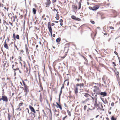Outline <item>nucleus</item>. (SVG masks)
<instances>
[{"label":"nucleus","mask_w":120,"mask_h":120,"mask_svg":"<svg viewBox=\"0 0 120 120\" xmlns=\"http://www.w3.org/2000/svg\"><path fill=\"white\" fill-rule=\"evenodd\" d=\"M111 105L112 106H114V103L113 102H112V103L111 104Z\"/></svg>","instance_id":"nucleus-52"},{"label":"nucleus","mask_w":120,"mask_h":120,"mask_svg":"<svg viewBox=\"0 0 120 120\" xmlns=\"http://www.w3.org/2000/svg\"><path fill=\"white\" fill-rule=\"evenodd\" d=\"M113 11L114 14H117V13H116V12L115 11L113 10V11Z\"/></svg>","instance_id":"nucleus-54"},{"label":"nucleus","mask_w":120,"mask_h":120,"mask_svg":"<svg viewBox=\"0 0 120 120\" xmlns=\"http://www.w3.org/2000/svg\"><path fill=\"white\" fill-rule=\"evenodd\" d=\"M2 20V22H11V21L8 20L5 17H4L3 19H0V22H1V21Z\"/></svg>","instance_id":"nucleus-6"},{"label":"nucleus","mask_w":120,"mask_h":120,"mask_svg":"<svg viewBox=\"0 0 120 120\" xmlns=\"http://www.w3.org/2000/svg\"><path fill=\"white\" fill-rule=\"evenodd\" d=\"M100 94L101 95H102L103 96H106L107 95V93L105 92H100Z\"/></svg>","instance_id":"nucleus-21"},{"label":"nucleus","mask_w":120,"mask_h":120,"mask_svg":"<svg viewBox=\"0 0 120 120\" xmlns=\"http://www.w3.org/2000/svg\"><path fill=\"white\" fill-rule=\"evenodd\" d=\"M22 82L24 87H22L21 88L24 90V92H25V96H26L28 93L29 92V87L26 84L25 82L23 80H22Z\"/></svg>","instance_id":"nucleus-2"},{"label":"nucleus","mask_w":120,"mask_h":120,"mask_svg":"<svg viewBox=\"0 0 120 120\" xmlns=\"http://www.w3.org/2000/svg\"><path fill=\"white\" fill-rule=\"evenodd\" d=\"M26 109L27 110V112H28V113H29V110L28 109V108H27Z\"/></svg>","instance_id":"nucleus-56"},{"label":"nucleus","mask_w":120,"mask_h":120,"mask_svg":"<svg viewBox=\"0 0 120 120\" xmlns=\"http://www.w3.org/2000/svg\"><path fill=\"white\" fill-rule=\"evenodd\" d=\"M67 52H63L62 53L63 55H64V56H61V58L62 59H64L65 57L66 56V55H67Z\"/></svg>","instance_id":"nucleus-17"},{"label":"nucleus","mask_w":120,"mask_h":120,"mask_svg":"<svg viewBox=\"0 0 120 120\" xmlns=\"http://www.w3.org/2000/svg\"><path fill=\"white\" fill-rule=\"evenodd\" d=\"M23 64H22V63L21 62H19V63H20L21 67H22L23 66L25 68L26 67V64L25 63V62L23 61Z\"/></svg>","instance_id":"nucleus-19"},{"label":"nucleus","mask_w":120,"mask_h":120,"mask_svg":"<svg viewBox=\"0 0 120 120\" xmlns=\"http://www.w3.org/2000/svg\"><path fill=\"white\" fill-rule=\"evenodd\" d=\"M55 18H56L57 20H58L59 19V17L58 13H57L56 14V16L55 17Z\"/></svg>","instance_id":"nucleus-30"},{"label":"nucleus","mask_w":120,"mask_h":120,"mask_svg":"<svg viewBox=\"0 0 120 120\" xmlns=\"http://www.w3.org/2000/svg\"><path fill=\"white\" fill-rule=\"evenodd\" d=\"M36 10L34 8L33 9V14H36Z\"/></svg>","instance_id":"nucleus-36"},{"label":"nucleus","mask_w":120,"mask_h":120,"mask_svg":"<svg viewBox=\"0 0 120 120\" xmlns=\"http://www.w3.org/2000/svg\"><path fill=\"white\" fill-rule=\"evenodd\" d=\"M79 78L76 79V80L78 82H79L80 81V79L82 80V77L81 76H80L79 75Z\"/></svg>","instance_id":"nucleus-25"},{"label":"nucleus","mask_w":120,"mask_h":120,"mask_svg":"<svg viewBox=\"0 0 120 120\" xmlns=\"http://www.w3.org/2000/svg\"><path fill=\"white\" fill-rule=\"evenodd\" d=\"M82 57H83V58H84V59L85 60V61L86 62H87L88 61H87V59L85 57V56H83Z\"/></svg>","instance_id":"nucleus-43"},{"label":"nucleus","mask_w":120,"mask_h":120,"mask_svg":"<svg viewBox=\"0 0 120 120\" xmlns=\"http://www.w3.org/2000/svg\"><path fill=\"white\" fill-rule=\"evenodd\" d=\"M89 8L91 10H92V8L90 6L89 7Z\"/></svg>","instance_id":"nucleus-57"},{"label":"nucleus","mask_w":120,"mask_h":120,"mask_svg":"<svg viewBox=\"0 0 120 120\" xmlns=\"http://www.w3.org/2000/svg\"><path fill=\"white\" fill-rule=\"evenodd\" d=\"M90 100V99L89 98H87V99H86L85 101H82V103H85V102L89 101Z\"/></svg>","instance_id":"nucleus-34"},{"label":"nucleus","mask_w":120,"mask_h":120,"mask_svg":"<svg viewBox=\"0 0 120 120\" xmlns=\"http://www.w3.org/2000/svg\"><path fill=\"white\" fill-rule=\"evenodd\" d=\"M35 118L34 117H33L32 116H31L30 117V119L31 120H33L34 119V118Z\"/></svg>","instance_id":"nucleus-41"},{"label":"nucleus","mask_w":120,"mask_h":120,"mask_svg":"<svg viewBox=\"0 0 120 120\" xmlns=\"http://www.w3.org/2000/svg\"><path fill=\"white\" fill-rule=\"evenodd\" d=\"M21 54H23L24 52V51L22 49L20 50Z\"/></svg>","instance_id":"nucleus-42"},{"label":"nucleus","mask_w":120,"mask_h":120,"mask_svg":"<svg viewBox=\"0 0 120 120\" xmlns=\"http://www.w3.org/2000/svg\"><path fill=\"white\" fill-rule=\"evenodd\" d=\"M29 45L28 44V45L27 44H25V48L26 52V53L28 56V57L29 58H30V56L29 54V52H30V50L28 49V47H29Z\"/></svg>","instance_id":"nucleus-4"},{"label":"nucleus","mask_w":120,"mask_h":120,"mask_svg":"<svg viewBox=\"0 0 120 120\" xmlns=\"http://www.w3.org/2000/svg\"><path fill=\"white\" fill-rule=\"evenodd\" d=\"M18 59L19 60V62L22 61V60L21 56H19L18 57Z\"/></svg>","instance_id":"nucleus-37"},{"label":"nucleus","mask_w":120,"mask_h":120,"mask_svg":"<svg viewBox=\"0 0 120 120\" xmlns=\"http://www.w3.org/2000/svg\"><path fill=\"white\" fill-rule=\"evenodd\" d=\"M60 22H63V20L62 19H60Z\"/></svg>","instance_id":"nucleus-59"},{"label":"nucleus","mask_w":120,"mask_h":120,"mask_svg":"<svg viewBox=\"0 0 120 120\" xmlns=\"http://www.w3.org/2000/svg\"><path fill=\"white\" fill-rule=\"evenodd\" d=\"M109 27L112 30H113L114 29L113 27L112 26H109Z\"/></svg>","instance_id":"nucleus-49"},{"label":"nucleus","mask_w":120,"mask_h":120,"mask_svg":"<svg viewBox=\"0 0 120 120\" xmlns=\"http://www.w3.org/2000/svg\"><path fill=\"white\" fill-rule=\"evenodd\" d=\"M33 113H32V114L34 116V117H35L36 116L35 115V113H36V112L35 111V110H34V111H33L32 112Z\"/></svg>","instance_id":"nucleus-35"},{"label":"nucleus","mask_w":120,"mask_h":120,"mask_svg":"<svg viewBox=\"0 0 120 120\" xmlns=\"http://www.w3.org/2000/svg\"><path fill=\"white\" fill-rule=\"evenodd\" d=\"M29 108L32 112H33L35 110L34 108L31 105H29Z\"/></svg>","instance_id":"nucleus-26"},{"label":"nucleus","mask_w":120,"mask_h":120,"mask_svg":"<svg viewBox=\"0 0 120 120\" xmlns=\"http://www.w3.org/2000/svg\"><path fill=\"white\" fill-rule=\"evenodd\" d=\"M97 95L96 94L94 97H93L92 96L91 97L92 100L93 102L94 103H95L97 102Z\"/></svg>","instance_id":"nucleus-10"},{"label":"nucleus","mask_w":120,"mask_h":120,"mask_svg":"<svg viewBox=\"0 0 120 120\" xmlns=\"http://www.w3.org/2000/svg\"><path fill=\"white\" fill-rule=\"evenodd\" d=\"M67 112L68 114V115L70 116H71V113L68 110H67Z\"/></svg>","instance_id":"nucleus-39"},{"label":"nucleus","mask_w":120,"mask_h":120,"mask_svg":"<svg viewBox=\"0 0 120 120\" xmlns=\"http://www.w3.org/2000/svg\"><path fill=\"white\" fill-rule=\"evenodd\" d=\"M76 85L77 86H79L80 87H84V84L83 83H81L79 84L77 83L76 84Z\"/></svg>","instance_id":"nucleus-22"},{"label":"nucleus","mask_w":120,"mask_h":120,"mask_svg":"<svg viewBox=\"0 0 120 120\" xmlns=\"http://www.w3.org/2000/svg\"><path fill=\"white\" fill-rule=\"evenodd\" d=\"M94 106L96 108L98 107L99 106V105L98 104L97 102L94 103Z\"/></svg>","instance_id":"nucleus-28"},{"label":"nucleus","mask_w":120,"mask_h":120,"mask_svg":"<svg viewBox=\"0 0 120 120\" xmlns=\"http://www.w3.org/2000/svg\"><path fill=\"white\" fill-rule=\"evenodd\" d=\"M93 91L94 94H100V93L101 92V90L100 89L99 87L96 86H94L93 87Z\"/></svg>","instance_id":"nucleus-3"},{"label":"nucleus","mask_w":120,"mask_h":120,"mask_svg":"<svg viewBox=\"0 0 120 120\" xmlns=\"http://www.w3.org/2000/svg\"><path fill=\"white\" fill-rule=\"evenodd\" d=\"M99 6L97 5H95L92 8V10L93 11H95L98 9L99 8Z\"/></svg>","instance_id":"nucleus-16"},{"label":"nucleus","mask_w":120,"mask_h":120,"mask_svg":"<svg viewBox=\"0 0 120 120\" xmlns=\"http://www.w3.org/2000/svg\"><path fill=\"white\" fill-rule=\"evenodd\" d=\"M24 104L23 103V102H21L20 103H19V108L18 109H19L20 108L21 106H22Z\"/></svg>","instance_id":"nucleus-32"},{"label":"nucleus","mask_w":120,"mask_h":120,"mask_svg":"<svg viewBox=\"0 0 120 120\" xmlns=\"http://www.w3.org/2000/svg\"><path fill=\"white\" fill-rule=\"evenodd\" d=\"M81 2L80 1L78 3V10H80L81 8Z\"/></svg>","instance_id":"nucleus-27"},{"label":"nucleus","mask_w":120,"mask_h":120,"mask_svg":"<svg viewBox=\"0 0 120 120\" xmlns=\"http://www.w3.org/2000/svg\"><path fill=\"white\" fill-rule=\"evenodd\" d=\"M52 36L54 38L55 37V34H53V35H52Z\"/></svg>","instance_id":"nucleus-62"},{"label":"nucleus","mask_w":120,"mask_h":120,"mask_svg":"<svg viewBox=\"0 0 120 120\" xmlns=\"http://www.w3.org/2000/svg\"><path fill=\"white\" fill-rule=\"evenodd\" d=\"M11 116L9 114H8V120H10V118H11Z\"/></svg>","instance_id":"nucleus-45"},{"label":"nucleus","mask_w":120,"mask_h":120,"mask_svg":"<svg viewBox=\"0 0 120 120\" xmlns=\"http://www.w3.org/2000/svg\"><path fill=\"white\" fill-rule=\"evenodd\" d=\"M104 83L105 84V86H107L106 84V82L105 81L104 82Z\"/></svg>","instance_id":"nucleus-63"},{"label":"nucleus","mask_w":120,"mask_h":120,"mask_svg":"<svg viewBox=\"0 0 120 120\" xmlns=\"http://www.w3.org/2000/svg\"><path fill=\"white\" fill-rule=\"evenodd\" d=\"M71 18L72 19L76 20H78L79 21H80L81 20L79 18H76V17L74 15H72L71 16Z\"/></svg>","instance_id":"nucleus-15"},{"label":"nucleus","mask_w":120,"mask_h":120,"mask_svg":"<svg viewBox=\"0 0 120 120\" xmlns=\"http://www.w3.org/2000/svg\"><path fill=\"white\" fill-rule=\"evenodd\" d=\"M106 119L107 120H109V118L108 117H107Z\"/></svg>","instance_id":"nucleus-64"},{"label":"nucleus","mask_w":120,"mask_h":120,"mask_svg":"<svg viewBox=\"0 0 120 120\" xmlns=\"http://www.w3.org/2000/svg\"><path fill=\"white\" fill-rule=\"evenodd\" d=\"M61 39L59 37L57 38L56 40V41L57 43L61 41Z\"/></svg>","instance_id":"nucleus-29"},{"label":"nucleus","mask_w":120,"mask_h":120,"mask_svg":"<svg viewBox=\"0 0 120 120\" xmlns=\"http://www.w3.org/2000/svg\"><path fill=\"white\" fill-rule=\"evenodd\" d=\"M116 75L118 80L119 84L120 85V78L119 76V73L118 71H116L115 73Z\"/></svg>","instance_id":"nucleus-9"},{"label":"nucleus","mask_w":120,"mask_h":120,"mask_svg":"<svg viewBox=\"0 0 120 120\" xmlns=\"http://www.w3.org/2000/svg\"><path fill=\"white\" fill-rule=\"evenodd\" d=\"M12 66V68L14 70L17 71L19 70V68L17 66L15 65H14V64H13Z\"/></svg>","instance_id":"nucleus-14"},{"label":"nucleus","mask_w":120,"mask_h":120,"mask_svg":"<svg viewBox=\"0 0 120 120\" xmlns=\"http://www.w3.org/2000/svg\"><path fill=\"white\" fill-rule=\"evenodd\" d=\"M4 47L5 48L8 49H9V47L7 44V43L6 41H5V42L4 43Z\"/></svg>","instance_id":"nucleus-18"},{"label":"nucleus","mask_w":120,"mask_h":120,"mask_svg":"<svg viewBox=\"0 0 120 120\" xmlns=\"http://www.w3.org/2000/svg\"><path fill=\"white\" fill-rule=\"evenodd\" d=\"M72 8L74 12L77 11V7L76 5H72Z\"/></svg>","instance_id":"nucleus-12"},{"label":"nucleus","mask_w":120,"mask_h":120,"mask_svg":"<svg viewBox=\"0 0 120 120\" xmlns=\"http://www.w3.org/2000/svg\"><path fill=\"white\" fill-rule=\"evenodd\" d=\"M52 0V2L53 3H55L56 1V0Z\"/></svg>","instance_id":"nucleus-51"},{"label":"nucleus","mask_w":120,"mask_h":120,"mask_svg":"<svg viewBox=\"0 0 120 120\" xmlns=\"http://www.w3.org/2000/svg\"><path fill=\"white\" fill-rule=\"evenodd\" d=\"M50 101L51 102L52 101V96H51L50 97Z\"/></svg>","instance_id":"nucleus-55"},{"label":"nucleus","mask_w":120,"mask_h":120,"mask_svg":"<svg viewBox=\"0 0 120 120\" xmlns=\"http://www.w3.org/2000/svg\"><path fill=\"white\" fill-rule=\"evenodd\" d=\"M56 103L57 105V106H56V107L57 108H59L61 110L62 109V108L61 105L59 104L57 102H56Z\"/></svg>","instance_id":"nucleus-24"},{"label":"nucleus","mask_w":120,"mask_h":120,"mask_svg":"<svg viewBox=\"0 0 120 120\" xmlns=\"http://www.w3.org/2000/svg\"><path fill=\"white\" fill-rule=\"evenodd\" d=\"M87 108V106L86 105H85L84 107V110H86Z\"/></svg>","instance_id":"nucleus-46"},{"label":"nucleus","mask_w":120,"mask_h":120,"mask_svg":"<svg viewBox=\"0 0 120 120\" xmlns=\"http://www.w3.org/2000/svg\"><path fill=\"white\" fill-rule=\"evenodd\" d=\"M78 86H77L76 85L75 86H74V92L76 94H77L78 93Z\"/></svg>","instance_id":"nucleus-11"},{"label":"nucleus","mask_w":120,"mask_h":120,"mask_svg":"<svg viewBox=\"0 0 120 120\" xmlns=\"http://www.w3.org/2000/svg\"><path fill=\"white\" fill-rule=\"evenodd\" d=\"M53 11H54L55 13L57 12V13H58L57 10H56V8H54L52 9Z\"/></svg>","instance_id":"nucleus-33"},{"label":"nucleus","mask_w":120,"mask_h":120,"mask_svg":"<svg viewBox=\"0 0 120 120\" xmlns=\"http://www.w3.org/2000/svg\"><path fill=\"white\" fill-rule=\"evenodd\" d=\"M112 64H114V66H116V65L115 64V63L114 62H113L112 63Z\"/></svg>","instance_id":"nucleus-58"},{"label":"nucleus","mask_w":120,"mask_h":120,"mask_svg":"<svg viewBox=\"0 0 120 120\" xmlns=\"http://www.w3.org/2000/svg\"><path fill=\"white\" fill-rule=\"evenodd\" d=\"M85 91L87 92V93H89V90H85Z\"/></svg>","instance_id":"nucleus-53"},{"label":"nucleus","mask_w":120,"mask_h":120,"mask_svg":"<svg viewBox=\"0 0 120 120\" xmlns=\"http://www.w3.org/2000/svg\"><path fill=\"white\" fill-rule=\"evenodd\" d=\"M14 46L15 47V48L17 49L18 50H19V49L17 48V47L16 45L14 44Z\"/></svg>","instance_id":"nucleus-48"},{"label":"nucleus","mask_w":120,"mask_h":120,"mask_svg":"<svg viewBox=\"0 0 120 120\" xmlns=\"http://www.w3.org/2000/svg\"><path fill=\"white\" fill-rule=\"evenodd\" d=\"M49 112H50V114L52 115V112L51 110V109H49Z\"/></svg>","instance_id":"nucleus-60"},{"label":"nucleus","mask_w":120,"mask_h":120,"mask_svg":"<svg viewBox=\"0 0 120 120\" xmlns=\"http://www.w3.org/2000/svg\"><path fill=\"white\" fill-rule=\"evenodd\" d=\"M116 118L114 117V116H112L111 118V120H116Z\"/></svg>","instance_id":"nucleus-38"},{"label":"nucleus","mask_w":120,"mask_h":120,"mask_svg":"<svg viewBox=\"0 0 120 120\" xmlns=\"http://www.w3.org/2000/svg\"><path fill=\"white\" fill-rule=\"evenodd\" d=\"M42 98L41 96V94H40V99H42Z\"/></svg>","instance_id":"nucleus-61"},{"label":"nucleus","mask_w":120,"mask_h":120,"mask_svg":"<svg viewBox=\"0 0 120 120\" xmlns=\"http://www.w3.org/2000/svg\"><path fill=\"white\" fill-rule=\"evenodd\" d=\"M13 38L14 40H15L16 38L18 40L19 39V35L17 34L16 36L15 33H14L13 34Z\"/></svg>","instance_id":"nucleus-13"},{"label":"nucleus","mask_w":120,"mask_h":120,"mask_svg":"<svg viewBox=\"0 0 120 120\" xmlns=\"http://www.w3.org/2000/svg\"><path fill=\"white\" fill-rule=\"evenodd\" d=\"M14 59V56H12V57H11L10 58V60L11 61V60H12Z\"/></svg>","instance_id":"nucleus-47"},{"label":"nucleus","mask_w":120,"mask_h":120,"mask_svg":"<svg viewBox=\"0 0 120 120\" xmlns=\"http://www.w3.org/2000/svg\"><path fill=\"white\" fill-rule=\"evenodd\" d=\"M67 117V116H64L63 118V119H62V120H65V118Z\"/></svg>","instance_id":"nucleus-50"},{"label":"nucleus","mask_w":120,"mask_h":120,"mask_svg":"<svg viewBox=\"0 0 120 120\" xmlns=\"http://www.w3.org/2000/svg\"><path fill=\"white\" fill-rule=\"evenodd\" d=\"M46 2L45 3V4L47 6H49L51 4V2L50 0H46Z\"/></svg>","instance_id":"nucleus-20"},{"label":"nucleus","mask_w":120,"mask_h":120,"mask_svg":"<svg viewBox=\"0 0 120 120\" xmlns=\"http://www.w3.org/2000/svg\"><path fill=\"white\" fill-rule=\"evenodd\" d=\"M8 16L9 17V20L11 21V22H18V20H19V21L21 22H25V20L24 19H22L23 16L22 15H21L19 19L17 18V17L16 16L15 17L14 16H13L11 14H9Z\"/></svg>","instance_id":"nucleus-1"},{"label":"nucleus","mask_w":120,"mask_h":120,"mask_svg":"<svg viewBox=\"0 0 120 120\" xmlns=\"http://www.w3.org/2000/svg\"><path fill=\"white\" fill-rule=\"evenodd\" d=\"M62 90H61H61H60V93L59 94V98H60V95H61L62 93Z\"/></svg>","instance_id":"nucleus-40"},{"label":"nucleus","mask_w":120,"mask_h":120,"mask_svg":"<svg viewBox=\"0 0 120 120\" xmlns=\"http://www.w3.org/2000/svg\"><path fill=\"white\" fill-rule=\"evenodd\" d=\"M6 62L5 61H4L3 62V69H5V68L6 64Z\"/></svg>","instance_id":"nucleus-31"},{"label":"nucleus","mask_w":120,"mask_h":120,"mask_svg":"<svg viewBox=\"0 0 120 120\" xmlns=\"http://www.w3.org/2000/svg\"><path fill=\"white\" fill-rule=\"evenodd\" d=\"M67 82V86H68L69 85V82L68 79H66L64 81V83L62 84V86L61 88V89L62 90L64 88V85H65V83L66 82Z\"/></svg>","instance_id":"nucleus-7"},{"label":"nucleus","mask_w":120,"mask_h":120,"mask_svg":"<svg viewBox=\"0 0 120 120\" xmlns=\"http://www.w3.org/2000/svg\"><path fill=\"white\" fill-rule=\"evenodd\" d=\"M104 103L106 104H108V101H107L106 100H105V101H104L103 100H102Z\"/></svg>","instance_id":"nucleus-44"},{"label":"nucleus","mask_w":120,"mask_h":120,"mask_svg":"<svg viewBox=\"0 0 120 120\" xmlns=\"http://www.w3.org/2000/svg\"><path fill=\"white\" fill-rule=\"evenodd\" d=\"M2 100L5 102H7L8 101V99L7 97L5 95L2 96V98H0V101H1Z\"/></svg>","instance_id":"nucleus-5"},{"label":"nucleus","mask_w":120,"mask_h":120,"mask_svg":"<svg viewBox=\"0 0 120 120\" xmlns=\"http://www.w3.org/2000/svg\"><path fill=\"white\" fill-rule=\"evenodd\" d=\"M48 27L51 36H52V30L50 25V23H48Z\"/></svg>","instance_id":"nucleus-8"},{"label":"nucleus","mask_w":120,"mask_h":120,"mask_svg":"<svg viewBox=\"0 0 120 120\" xmlns=\"http://www.w3.org/2000/svg\"><path fill=\"white\" fill-rule=\"evenodd\" d=\"M84 96L86 98H88L89 97L91 98V97H92L90 95L87 93H85Z\"/></svg>","instance_id":"nucleus-23"}]
</instances>
